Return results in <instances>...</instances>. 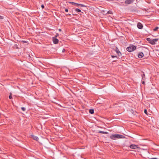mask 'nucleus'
<instances>
[{
  "instance_id": "obj_26",
  "label": "nucleus",
  "mask_w": 159,
  "mask_h": 159,
  "mask_svg": "<svg viewBox=\"0 0 159 159\" xmlns=\"http://www.w3.org/2000/svg\"><path fill=\"white\" fill-rule=\"evenodd\" d=\"M150 159H157V158H150Z\"/></svg>"
},
{
  "instance_id": "obj_6",
  "label": "nucleus",
  "mask_w": 159,
  "mask_h": 159,
  "mask_svg": "<svg viewBox=\"0 0 159 159\" xmlns=\"http://www.w3.org/2000/svg\"><path fill=\"white\" fill-rule=\"evenodd\" d=\"M135 0H126L125 3L128 4H130L133 2Z\"/></svg>"
},
{
  "instance_id": "obj_4",
  "label": "nucleus",
  "mask_w": 159,
  "mask_h": 159,
  "mask_svg": "<svg viewBox=\"0 0 159 159\" xmlns=\"http://www.w3.org/2000/svg\"><path fill=\"white\" fill-rule=\"evenodd\" d=\"M69 3L70 4H71L72 5H74L75 6H80L81 7H86V6L82 4H80L79 3H76L73 2H69Z\"/></svg>"
},
{
  "instance_id": "obj_23",
  "label": "nucleus",
  "mask_w": 159,
  "mask_h": 159,
  "mask_svg": "<svg viewBox=\"0 0 159 159\" xmlns=\"http://www.w3.org/2000/svg\"><path fill=\"white\" fill-rule=\"evenodd\" d=\"M41 7H42V9L44 8V6L43 5H42L41 6Z\"/></svg>"
},
{
  "instance_id": "obj_20",
  "label": "nucleus",
  "mask_w": 159,
  "mask_h": 159,
  "mask_svg": "<svg viewBox=\"0 0 159 159\" xmlns=\"http://www.w3.org/2000/svg\"><path fill=\"white\" fill-rule=\"evenodd\" d=\"M22 42H23V43H26L28 42V41H25V40H22Z\"/></svg>"
},
{
  "instance_id": "obj_28",
  "label": "nucleus",
  "mask_w": 159,
  "mask_h": 159,
  "mask_svg": "<svg viewBox=\"0 0 159 159\" xmlns=\"http://www.w3.org/2000/svg\"><path fill=\"white\" fill-rule=\"evenodd\" d=\"M142 83L143 84H145V82L144 81H143L142 82Z\"/></svg>"
},
{
  "instance_id": "obj_2",
  "label": "nucleus",
  "mask_w": 159,
  "mask_h": 159,
  "mask_svg": "<svg viewBox=\"0 0 159 159\" xmlns=\"http://www.w3.org/2000/svg\"><path fill=\"white\" fill-rule=\"evenodd\" d=\"M146 39L147 41L152 45L155 44H156L155 42H157L158 40V39H152L149 38H147Z\"/></svg>"
},
{
  "instance_id": "obj_7",
  "label": "nucleus",
  "mask_w": 159,
  "mask_h": 159,
  "mask_svg": "<svg viewBox=\"0 0 159 159\" xmlns=\"http://www.w3.org/2000/svg\"><path fill=\"white\" fill-rule=\"evenodd\" d=\"M138 28L139 29H142L143 28V25L140 23H138L137 25Z\"/></svg>"
},
{
  "instance_id": "obj_21",
  "label": "nucleus",
  "mask_w": 159,
  "mask_h": 159,
  "mask_svg": "<svg viewBox=\"0 0 159 159\" xmlns=\"http://www.w3.org/2000/svg\"><path fill=\"white\" fill-rule=\"evenodd\" d=\"M111 57L112 58H114V57H117V56H113V55H112L111 56Z\"/></svg>"
},
{
  "instance_id": "obj_14",
  "label": "nucleus",
  "mask_w": 159,
  "mask_h": 159,
  "mask_svg": "<svg viewBox=\"0 0 159 159\" xmlns=\"http://www.w3.org/2000/svg\"><path fill=\"white\" fill-rule=\"evenodd\" d=\"M75 11L78 12H81V10L80 9L78 8H76V9H75Z\"/></svg>"
},
{
  "instance_id": "obj_17",
  "label": "nucleus",
  "mask_w": 159,
  "mask_h": 159,
  "mask_svg": "<svg viewBox=\"0 0 159 159\" xmlns=\"http://www.w3.org/2000/svg\"><path fill=\"white\" fill-rule=\"evenodd\" d=\"M9 99H12V96H11V93H10V95L9 96Z\"/></svg>"
},
{
  "instance_id": "obj_9",
  "label": "nucleus",
  "mask_w": 159,
  "mask_h": 159,
  "mask_svg": "<svg viewBox=\"0 0 159 159\" xmlns=\"http://www.w3.org/2000/svg\"><path fill=\"white\" fill-rule=\"evenodd\" d=\"M53 40L54 43L55 44L57 43L59 41V40L55 38H53Z\"/></svg>"
},
{
  "instance_id": "obj_13",
  "label": "nucleus",
  "mask_w": 159,
  "mask_h": 159,
  "mask_svg": "<svg viewBox=\"0 0 159 159\" xmlns=\"http://www.w3.org/2000/svg\"><path fill=\"white\" fill-rule=\"evenodd\" d=\"M94 111L93 109H91L89 110V112L91 114H93L94 113Z\"/></svg>"
},
{
  "instance_id": "obj_24",
  "label": "nucleus",
  "mask_w": 159,
  "mask_h": 159,
  "mask_svg": "<svg viewBox=\"0 0 159 159\" xmlns=\"http://www.w3.org/2000/svg\"><path fill=\"white\" fill-rule=\"evenodd\" d=\"M65 11L66 12H67L68 11V9L66 8L65 9Z\"/></svg>"
},
{
  "instance_id": "obj_11",
  "label": "nucleus",
  "mask_w": 159,
  "mask_h": 159,
  "mask_svg": "<svg viewBox=\"0 0 159 159\" xmlns=\"http://www.w3.org/2000/svg\"><path fill=\"white\" fill-rule=\"evenodd\" d=\"M32 138L34 140L37 141L39 139L38 138L37 136H35L34 135H32Z\"/></svg>"
},
{
  "instance_id": "obj_12",
  "label": "nucleus",
  "mask_w": 159,
  "mask_h": 159,
  "mask_svg": "<svg viewBox=\"0 0 159 159\" xmlns=\"http://www.w3.org/2000/svg\"><path fill=\"white\" fill-rule=\"evenodd\" d=\"M98 133H101L103 134H108V133L107 132H104L101 130H99L98 131Z\"/></svg>"
},
{
  "instance_id": "obj_29",
  "label": "nucleus",
  "mask_w": 159,
  "mask_h": 159,
  "mask_svg": "<svg viewBox=\"0 0 159 159\" xmlns=\"http://www.w3.org/2000/svg\"><path fill=\"white\" fill-rule=\"evenodd\" d=\"M59 31H61V29H59Z\"/></svg>"
},
{
  "instance_id": "obj_19",
  "label": "nucleus",
  "mask_w": 159,
  "mask_h": 159,
  "mask_svg": "<svg viewBox=\"0 0 159 159\" xmlns=\"http://www.w3.org/2000/svg\"><path fill=\"white\" fill-rule=\"evenodd\" d=\"M144 112L145 114H146L147 115H148V112L147 111V110L146 109H145L144 110Z\"/></svg>"
},
{
  "instance_id": "obj_30",
  "label": "nucleus",
  "mask_w": 159,
  "mask_h": 159,
  "mask_svg": "<svg viewBox=\"0 0 159 159\" xmlns=\"http://www.w3.org/2000/svg\"><path fill=\"white\" fill-rule=\"evenodd\" d=\"M58 35V34H57V35L56 36V37H57V36Z\"/></svg>"
},
{
  "instance_id": "obj_15",
  "label": "nucleus",
  "mask_w": 159,
  "mask_h": 159,
  "mask_svg": "<svg viewBox=\"0 0 159 159\" xmlns=\"http://www.w3.org/2000/svg\"><path fill=\"white\" fill-rule=\"evenodd\" d=\"M107 13L110 14H112L113 13L112 11L110 10L108 11Z\"/></svg>"
},
{
  "instance_id": "obj_22",
  "label": "nucleus",
  "mask_w": 159,
  "mask_h": 159,
  "mask_svg": "<svg viewBox=\"0 0 159 159\" xmlns=\"http://www.w3.org/2000/svg\"><path fill=\"white\" fill-rule=\"evenodd\" d=\"M3 19V17L1 16H0V19L2 20Z\"/></svg>"
},
{
  "instance_id": "obj_27",
  "label": "nucleus",
  "mask_w": 159,
  "mask_h": 159,
  "mask_svg": "<svg viewBox=\"0 0 159 159\" xmlns=\"http://www.w3.org/2000/svg\"><path fill=\"white\" fill-rule=\"evenodd\" d=\"M65 51V49H63L62 50V52H64Z\"/></svg>"
},
{
  "instance_id": "obj_18",
  "label": "nucleus",
  "mask_w": 159,
  "mask_h": 159,
  "mask_svg": "<svg viewBox=\"0 0 159 159\" xmlns=\"http://www.w3.org/2000/svg\"><path fill=\"white\" fill-rule=\"evenodd\" d=\"M21 109L23 111H25V108L24 107H22Z\"/></svg>"
},
{
  "instance_id": "obj_25",
  "label": "nucleus",
  "mask_w": 159,
  "mask_h": 159,
  "mask_svg": "<svg viewBox=\"0 0 159 159\" xmlns=\"http://www.w3.org/2000/svg\"><path fill=\"white\" fill-rule=\"evenodd\" d=\"M142 78L143 77H144L145 76V74L144 73H143L142 75Z\"/></svg>"
},
{
  "instance_id": "obj_1",
  "label": "nucleus",
  "mask_w": 159,
  "mask_h": 159,
  "mask_svg": "<svg viewBox=\"0 0 159 159\" xmlns=\"http://www.w3.org/2000/svg\"><path fill=\"white\" fill-rule=\"evenodd\" d=\"M110 138L113 140H115L119 139H124L125 137L121 134H114L111 135L110 137Z\"/></svg>"
},
{
  "instance_id": "obj_16",
  "label": "nucleus",
  "mask_w": 159,
  "mask_h": 159,
  "mask_svg": "<svg viewBox=\"0 0 159 159\" xmlns=\"http://www.w3.org/2000/svg\"><path fill=\"white\" fill-rule=\"evenodd\" d=\"M159 27H156L153 29V31H157Z\"/></svg>"
},
{
  "instance_id": "obj_3",
  "label": "nucleus",
  "mask_w": 159,
  "mask_h": 159,
  "mask_svg": "<svg viewBox=\"0 0 159 159\" xmlns=\"http://www.w3.org/2000/svg\"><path fill=\"white\" fill-rule=\"evenodd\" d=\"M136 48V46L134 45L130 46L126 48V50L129 52H131L134 51Z\"/></svg>"
},
{
  "instance_id": "obj_8",
  "label": "nucleus",
  "mask_w": 159,
  "mask_h": 159,
  "mask_svg": "<svg viewBox=\"0 0 159 159\" xmlns=\"http://www.w3.org/2000/svg\"><path fill=\"white\" fill-rule=\"evenodd\" d=\"M143 57V53L142 52H140L138 54L139 58H141Z\"/></svg>"
},
{
  "instance_id": "obj_10",
  "label": "nucleus",
  "mask_w": 159,
  "mask_h": 159,
  "mask_svg": "<svg viewBox=\"0 0 159 159\" xmlns=\"http://www.w3.org/2000/svg\"><path fill=\"white\" fill-rule=\"evenodd\" d=\"M116 51L119 56H121V54L118 48H116Z\"/></svg>"
},
{
  "instance_id": "obj_5",
  "label": "nucleus",
  "mask_w": 159,
  "mask_h": 159,
  "mask_svg": "<svg viewBox=\"0 0 159 159\" xmlns=\"http://www.w3.org/2000/svg\"><path fill=\"white\" fill-rule=\"evenodd\" d=\"M129 147L131 149H137L139 148L138 145L135 144H131L130 145Z\"/></svg>"
}]
</instances>
